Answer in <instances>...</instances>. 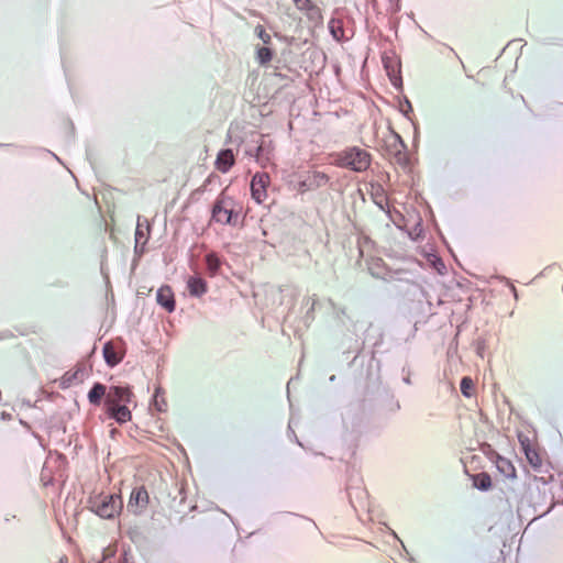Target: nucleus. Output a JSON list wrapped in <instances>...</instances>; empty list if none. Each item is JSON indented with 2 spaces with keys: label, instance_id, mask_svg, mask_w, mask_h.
Segmentation results:
<instances>
[{
  "label": "nucleus",
  "instance_id": "1",
  "mask_svg": "<svg viewBox=\"0 0 563 563\" xmlns=\"http://www.w3.org/2000/svg\"><path fill=\"white\" fill-rule=\"evenodd\" d=\"M334 164L340 168H347L355 173H362L371 165V154L358 146L346 147L335 154Z\"/></svg>",
  "mask_w": 563,
  "mask_h": 563
},
{
  "label": "nucleus",
  "instance_id": "2",
  "mask_svg": "<svg viewBox=\"0 0 563 563\" xmlns=\"http://www.w3.org/2000/svg\"><path fill=\"white\" fill-rule=\"evenodd\" d=\"M122 507V499L117 494H100L88 499V509L102 519H113Z\"/></svg>",
  "mask_w": 563,
  "mask_h": 563
},
{
  "label": "nucleus",
  "instance_id": "3",
  "mask_svg": "<svg viewBox=\"0 0 563 563\" xmlns=\"http://www.w3.org/2000/svg\"><path fill=\"white\" fill-rule=\"evenodd\" d=\"M239 213L233 210V200L221 194L212 207V220L221 224H235Z\"/></svg>",
  "mask_w": 563,
  "mask_h": 563
},
{
  "label": "nucleus",
  "instance_id": "4",
  "mask_svg": "<svg viewBox=\"0 0 563 563\" xmlns=\"http://www.w3.org/2000/svg\"><path fill=\"white\" fill-rule=\"evenodd\" d=\"M274 144L271 140H266L264 137L261 139V142L257 146L253 148L246 150V155H250L255 158L256 163L265 168L267 167L274 157Z\"/></svg>",
  "mask_w": 563,
  "mask_h": 563
},
{
  "label": "nucleus",
  "instance_id": "5",
  "mask_svg": "<svg viewBox=\"0 0 563 563\" xmlns=\"http://www.w3.org/2000/svg\"><path fill=\"white\" fill-rule=\"evenodd\" d=\"M133 393L129 386H110L106 395L104 405L107 408L128 405L132 401Z\"/></svg>",
  "mask_w": 563,
  "mask_h": 563
},
{
  "label": "nucleus",
  "instance_id": "6",
  "mask_svg": "<svg viewBox=\"0 0 563 563\" xmlns=\"http://www.w3.org/2000/svg\"><path fill=\"white\" fill-rule=\"evenodd\" d=\"M330 181V177L319 170H313L309 173L302 180L298 183L297 190L300 194H305L307 191H313L321 187H324Z\"/></svg>",
  "mask_w": 563,
  "mask_h": 563
},
{
  "label": "nucleus",
  "instance_id": "7",
  "mask_svg": "<svg viewBox=\"0 0 563 563\" xmlns=\"http://www.w3.org/2000/svg\"><path fill=\"white\" fill-rule=\"evenodd\" d=\"M269 175L267 173H256L251 180V195L257 202L262 203L267 198L266 188L269 184Z\"/></svg>",
  "mask_w": 563,
  "mask_h": 563
},
{
  "label": "nucleus",
  "instance_id": "8",
  "mask_svg": "<svg viewBox=\"0 0 563 563\" xmlns=\"http://www.w3.org/2000/svg\"><path fill=\"white\" fill-rule=\"evenodd\" d=\"M489 460L495 464L498 473L501 476L508 479L516 478V467L509 459L501 456L497 452H492Z\"/></svg>",
  "mask_w": 563,
  "mask_h": 563
},
{
  "label": "nucleus",
  "instance_id": "9",
  "mask_svg": "<svg viewBox=\"0 0 563 563\" xmlns=\"http://www.w3.org/2000/svg\"><path fill=\"white\" fill-rule=\"evenodd\" d=\"M382 62L393 86H395L396 88L400 87V62L397 59L396 56H383Z\"/></svg>",
  "mask_w": 563,
  "mask_h": 563
},
{
  "label": "nucleus",
  "instance_id": "10",
  "mask_svg": "<svg viewBox=\"0 0 563 563\" xmlns=\"http://www.w3.org/2000/svg\"><path fill=\"white\" fill-rule=\"evenodd\" d=\"M519 442L530 466L536 472H540L542 468V460L538 451L531 446L530 440L527 437L519 435Z\"/></svg>",
  "mask_w": 563,
  "mask_h": 563
},
{
  "label": "nucleus",
  "instance_id": "11",
  "mask_svg": "<svg viewBox=\"0 0 563 563\" xmlns=\"http://www.w3.org/2000/svg\"><path fill=\"white\" fill-rule=\"evenodd\" d=\"M148 499V493L144 486L135 487L131 493L128 508L136 507L142 511L146 508Z\"/></svg>",
  "mask_w": 563,
  "mask_h": 563
},
{
  "label": "nucleus",
  "instance_id": "12",
  "mask_svg": "<svg viewBox=\"0 0 563 563\" xmlns=\"http://www.w3.org/2000/svg\"><path fill=\"white\" fill-rule=\"evenodd\" d=\"M156 300L157 303L168 312H173L175 310V298L169 286H163L157 290Z\"/></svg>",
  "mask_w": 563,
  "mask_h": 563
},
{
  "label": "nucleus",
  "instance_id": "13",
  "mask_svg": "<svg viewBox=\"0 0 563 563\" xmlns=\"http://www.w3.org/2000/svg\"><path fill=\"white\" fill-rule=\"evenodd\" d=\"M234 155L231 148L221 150L216 159L217 169L228 173L234 165Z\"/></svg>",
  "mask_w": 563,
  "mask_h": 563
},
{
  "label": "nucleus",
  "instance_id": "14",
  "mask_svg": "<svg viewBox=\"0 0 563 563\" xmlns=\"http://www.w3.org/2000/svg\"><path fill=\"white\" fill-rule=\"evenodd\" d=\"M109 418L115 420L118 423L123 424L131 420L132 413L126 405H119L107 408Z\"/></svg>",
  "mask_w": 563,
  "mask_h": 563
},
{
  "label": "nucleus",
  "instance_id": "15",
  "mask_svg": "<svg viewBox=\"0 0 563 563\" xmlns=\"http://www.w3.org/2000/svg\"><path fill=\"white\" fill-rule=\"evenodd\" d=\"M102 354L104 362L108 366L114 367L117 366L123 358V354L119 353L112 342H107L103 345Z\"/></svg>",
  "mask_w": 563,
  "mask_h": 563
},
{
  "label": "nucleus",
  "instance_id": "16",
  "mask_svg": "<svg viewBox=\"0 0 563 563\" xmlns=\"http://www.w3.org/2000/svg\"><path fill=\"white\" fill-rule=\"evenodd\" d=\"M187 288L191 296L201 297L207 292V283L201 277H189L187 282Z\"/></svg>",
  "mask_w": 563,
  "mask_h": 563
},
{
  "label": "nucleus",
  "instance_id": "17",
  "mask_svg": "<svg viewBox=\"0 0 563 563\" xmlns=\"http://www.w3.org/2000/svg\"><path fill=\"white\" fill-rule=\"evenodd\" d=\"M328 29L331 36L335 41L341 42L346 40L344 34V23L342 19L331 18L328 22Z\"/></svg>",
  "mask_w": 563,
  "mask_h": 563
},
{
  "label": "nucleus",
  "instance_id": "18",
  "mask_svg": "<svg viewBox=\"0 0 563 563\" xmlns=\"http://www.w3.org/2000/svg\"><path fill=\"white\" fill-rule=\"evenodd\" d=\"M107 393V387L103 384L95 383L88 393V400L91 405L99 406Z\"/></svg>",
  "mask_w": 563,
  "mask_h": 563
},
{
  "label": "nucleus",
  "instance_id": "19",
  "mask_svg": "<svg viewBox=\"0 0 563 563\" xmlns=\"http://www.w3.org/2000/svg\"><path fill=\"white\" fill-rule=\"evenodd\" d=\"M473 485L481 492H486L492 487L490 476L483 472L473 476Z\"/></svg>",
  "mask_w": 563,
  "mask_h": 563
},
{
  "label": "nucleus",
  "instance_id": "20",
  "mask_svg": "<svg viewBox=\"0 0 563 563\" xmlns=\"http://www.w3.org/2000/svg\"><path fill=\"white\" fill-rule=\"evenodd\" d=\"M395 147H396V152H395V157L397 159L398 163L400 164H406L407 162V155H406V144L404 142V140L401 139V136L399 134H395Z\"/></svg>",
  "mask_w": 563,
  "mask_h": 563
},
{
  "label": "nucleus",
  "instance_id": "21",
  "mask_svg": "<svg viewBox=\"0 0 563 563\" xmlns=\"http://www.w3.org/2000/svg\"><path fill=\"white\" fill-rule=\"evenodd\" d=\"M274 53L268 45L256 48V60L260 65H266L273 59Z\"/></svg>",
  "mask_w": 563,
  "mask_h": 563
},
{
  "label": "nucleus",
  "instance_id": "22",
  "mask_svg": "<svg viewBox=\"0 0 563 563\" xmlns=\"http://www.w3.org/2000/svg\"><path fill=\"white\" fill-rule=\"evenodd\" d=\"M347 498L351 504V506L356 510L357 505L355 504L353 499V494L355 495L356 499L361 503L364 499H366V492L361 487H347L346 488Z\"/></svg>",
  "mask_w": 563,
  "mask_h": 563
},
{
  "label": "nucleus",
  "instance_id": "23",
  "mask_svg": "<svg viewBox=\"0 0 563 563\" xmlns=\"http://www.w3.org/2000/svg\"><path fill=\"white\" fill-rule=\"evenodd\" d=\"M145 227H143V224L141 223L140 219L137 220V225H136V229H135V241L136 242H141V243H147L148 241V235H150V224L148 222L145 220Z\"/></svg>",
  "mask_w": 563,
  "mask_h": 563
},
{
  "label": "nucleus",
  "instance_id": "24",
  "mask_svg": "<svg viewBox=\"0 0 563 563\" xmlns=\"http://www.w3.org/2000/svg\"><path fill=\"white\" fill-rule=\"evenodd\" d=\"M206 264L210 275L214 276L220 269L221 261L216 253H209L206 256Z\"/></svg>",
  "mask_w": 563,
  "mask_h": 563
},
{
  "label": "nucleus",
  "instance_id": "25",
  "mask_svg": "<svg viewBox=\"0 0 563 563\" xmlns=\"http://www.w3.org/2000/svg\"><path fill=\"white\" fill-rule=\"evenodd\" d=\"M473 387H474V383L471 377L465 376L461 379L460 388H461V393L465 397L472 396V394L470 393V389H472Z\"/></svg>",
  "mask_w": 563,
  "mask_h": 563
},
{
  "label": "nucleus",
  "instance_id": "26",
  "mask_svg": "<svg viewBox=\"0 0 563 563\" xmlns=\"http://www.w3.org/2000/svg\"><path fill=\"white\" fill-rule=\"evenodd\" d=\"M79 373H81V374H82V372H81L80 369H78V371H76V372H74V373H69V372H67V373L64 375V377H63V386H64V387H68V386L73 385V384H75V383H77V382H80L81 379H80V378H78V374H79Z\"/></svg>",
  "mask_w": 563,
  "mask_h": 563
},
{
  "label": "nucleus",
  "instance_id": "27",
  "mask_svg": "<svg viewBox=\"0 0 563 563\" xmlns=\"http://www.w3.org/2000/svg\"><path fill=\"white\" fill-rule=\"evenodd\" d=\"M254 32L257 35V37L261 38L265 45H268L271 43L272 36L269 33L266 32V30L264 29L263 25H261V24L256 25Z\"/></svg>",
  "mask_w": 563,
  "mask_h": 563
},
{
  "label": "nucleus",
  "instance_id": "28",
  "mask_svg": "<svg viewBox=\"0 0 563 563\" xmlns=\"http://www.w3.org/2000/svg\"><path fill=\"white\" fill-rule=\"evenodd\" d=\"M292 2L299 11L314 10L311 0H292Z\"/></svg>",
  "mask_w": 563,
  "mask_h": 563
},
{
  "label": "nucleus",
  "instance_id": "29",
  "mask_svg": "<svg viewBox=\"0 0 563 563\" xmlns=\"http://www.w3.org/2000/svg\"><path fill=\"white\" fill-rule=\"evenodd\" d=\"M313 9L314 10H307V11H305L307 13V16L310 20H319V19H321V11H320V9L314 3H313Z\"/></svg>",
  "mask_w": 563,
  "mask_h": 563
},
{
  "label": "nucleus",
  "instance_id": "30",
  "mask_svg": "<svg viewBox=\"0 0 563 563\" xmlns=\"http://www.w3.org/2000/svg\"><path fill=\"white\" fill-rule=\"evenodd\" d=\"M432 265L439 273H442L445 269V265L440 257L434 256Z\"/></svg>",
  "mask_w": 563,
  "mask_h": 563
},
{
  "label": "nucleus",
  "instance_id": "31",
  "mask_svg": "<svg viewBox=\"0 0 563 563\" xmlns=\"http://www.w3.org/2000/svg\"><path fill=\"white\" fill-rule=\"evenodd\" d=\"M330 303L336 314V317L340 319L342 316L346 314V309L344 307H336L333 301L330 300Z\"/></svg>",
  "mask_w": 563,
  "mask_h": 563
},
{
  "label": "nucleus",
  "instance_id": "32",
  "mask_svg": "<svg viewBox=\"0 0 563 563\" xmlns=\"http://www.w3.org/2000/svg\"><path fill=\"white\" fill-rule=\"evenodd\" d=\"M145 251V243L136 242L134 245V252L136 255L141 256Z\"/></svg>",
  "mask_w": 563,
  "mask_h": 563
},
{
  "label": "nucleus",
  "instance_id": "33",
  "mask_svg": "<svg viewBox=\"0 0 563 563\" xmlns=\"http://www.w3.org/2000/svg\"><path fill=\"white\" fill-rule=\"evenodd\" d=\"M402 372L406 373V375L402 378L404 383L407 385H410L411 384L410 372L409 371L406 372L405 367L402 368Z\"/></svg>",
  "mask_w": 563,
  "mask_h": 563
},
{
  "label": "nucleus",
  "instance_id": "34",
  "mask_svg": "<svg viewBox=\"0 0 563 563\" xmlns=\"http://www.w3.org/2000/svg\"><path fill=\"white\" fill-rule=\"evenodd\" d=\"M407 285H408V290H418V289H420L419 284H417L415 282H407Z\"/></svg>",
  "mask_w": 563,
  "mask_h": 563
},
{
  "label": "nucleus",
  "instance_id": "35",
  "mask_svg": "<svg viewBox=\"0 0 563 563\" xmlns=\"http://www.w3.org/2000/svg\"><path fill=\"white\" fill-rule=\"evenodd\" d=\"M157 397H158V390L156 391V394H155V396H154L155 405H156V407H157L158 411H163L164 409H163L162 405H158V399H157Z\"/></svg>",
  "mask_w": 563,
  "mask_h": 563
},
{
  "label": "nucleus",
  "instance_id": "36",
  "mask_svg": "<svg viewBox=\"0 0 563 563\" xmlns=\"http://www.w3.org/2000/svg\"><path fill=\"white\" fill-rule=\"evenodd\" d=\"M510 290H511V292H512L514 297H515L516 299H518L517 289H516V287H515L512 284L510 285Z\"/></svg>",
  "mask_w": 563,
  "mask_h": 563
},
{
  "label": "nucleus",
  "instance_id": "37",
  "mask_svg": "<svg viewBox=\"0 0 563 563\" xmlns=\"http://www.w3.org/2000/svg\"><path fill=\"white\" fill-rule=\"evenodd\" d=\"M534 479H540L543 484H547V483H548L543 477H540V478L534 477Z\"/></svg>",
  "mask_w": 563,
  "mask_h": 563
},
{
  "label": "nucleus",
  "instance_id": "38",
  "mask_svg": "<svg viewBox=\"0 0 563 563\" xmlns=\"http://www.w3.org/2000/svg\"><path fill=\"white\" fill-rule=\"evenodd\" d=\"M406 104H407L408 109L411 110V103L408 100H406Z\"/></svg>",
  "mask_w": 563,
  "mask_h": 563
},
{
  "label": "nucleus",
  "instance_id": "39",
  "mask_svg": "<svg viewBox=\"0 0 563 563\" xmlns=\"http://www.w3.org/2000/svg\"><path fill=\"white\" fill-rule=\"evenodd\" d=\"M329 380L330 382H334L335 380V375L330 376Z\"/></svg>",
  "mask_w": 563,
  "mask_h": 563
},
{
  "label": "nucleus",
  "instance_id": "40",
  "mask_svg": "<svg viewBox=\"0 0 563 563\" xmlns=\"http://www.w3.org/2000/svg\"><path fill=\"white\" fill-rule=\"evenodd\" d=\"M316 301H317L316 299H313V300H312L311 310H313V309H314V303H316Z\"/></svg>",
  "mask_w": 563,
  "mask_h": 563
}]
</instances>
